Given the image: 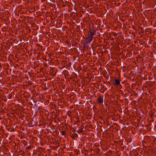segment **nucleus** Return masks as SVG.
<instances>
[{"label": "nucleus", "instance_id": "1", "mask_svg": "<svg viewBox=\"0 0 156 156\" xmlns=\"http://www.w3.org/2000/svg\"><path fill=\"white\" fill-rule=\"evenodd\" d=\"M93 38L88 37L85 39V41L84 43V45L85 46H87L89 45L90 43L91 42Z\"/></svg>", "mask_w": 156, "mask_h": 156}, {"label": "nucleus", "instance_id": "2", "mask_svg": "<svg viewBox=\"0 0 156 156\" xmlns=\"http://www.w3.org/2000/svg\"><path fill=\"white\" fill-rule=\"evenodd\" d=\"M89 32V36L88 37L93 39V36L96 33V31L93 28H90Z\"/></svg>", "mask_w": 156, "mask_h": 156}, {"label": "nucleus", "instance_id": "3", "mask_svg": "<svg viewBox=\"0 0 156 156\" xmlns=\"http://www.w3.org/2000/svg\"><path fill=\"white\" fill-rule=\"evenodd\" d=\"M105 101H103V96H99L97 100V103L99 105H103Z\"/></svg>", "mask_w": 156, "mask_h": 156}, {"label": "nucleus", "instance_id": "4", "mask_svg": "<svg viewBox=\"0 0 156 156\" xmlns=\"http://www.w3.org/2000/svg\"><path fill=\"white\" fill-rule=\"evenodd\" d=\"M121 81L120 80H119V79H115L114 80V82L113 83V84L114 85H119L120 86H121V84L120 83V82Z\"/></svg>", "mask_w": 156, "mask_h": 156}, {"label": "nucleus", "instance_id": "5", "mask_svg": "<svg viewBox=\"0 0 156 156\" xmlns=\"http://www.w3.org/2000/svg\"><path fill=\"white\" fill-rule=\"evenodd\" d=\"M44 26H42L40 27L41 30L40 31V35H42L45 32V30H44Z\"/></svg>", "mask_w": 156, "mask_h": 156}, {"label": "nucleus", "instance_id": "6", "mask_svg": "<svg viewBox=\"0 0 156 156\" xmlns=\"http://www.w3.org/2000/svg\"><path fill=\"white\" fill-rule=\"evenodd\" d=\"M77 136L78 134L75 132H74L71 135V137L73 139H74Z\"/></svg>", "mask_w": 156, "mask_h": 156}, {"label": "nucleus", "instance_id": "7", "mask_svg": "<svg viewBox=\"0 0 156 156\" xmlns=\"http://www.w3.org/2000/svg\"><path fill=\"white\" fill-rule=\"evenodd\" d=\"M41 44L44 45L43 41H40V49L41 48V51H43L44 48H43V46H41Z\"/></svg>", "mask_w": 156, "mask_h": 156}, {"label": "nucleus", "instance_id": "8", "mask_svg": "<svg viewBox=\"0 0 156 156\" xmlns=\"http://www.w3.org/2000/svg\"><path fill=\"white\" fill-rule=\"evenodd\" d=\"M62 135L65 136L66 135V133L64 131H62L60 132Z\"/></svg>", "mask_w": 156, "mask_h": 156}, {"label": "nucleus", "instance_id": "9", "mask_svg": "<svg viewBox=\"0 0 156 156\" xmlns=\"http://www.w3.org/2000/svg\"><path fill=\"white\" fill-rule=\"evenodd\" d=\"M45 151V149L44 148L40 147V151L41 152H43Z\"/></svg>", "mask_w": 156, "mask_h": 156}, {"label": "nucleus", "instance_id": "10", "mask_svg": "<svg viewBox=\"0 0 156 156\" xmlns=\"http://www.w3.org/2000/svg\"><path fill=\"white\" fill-rule=\"evenodd\" d=\"M40 16H41V19L42 20H43V17H44V15H42L40 14Z\"/></svg>", "mask_w": 156, "mask_h": 156}, {"label": "nucleus", "instance_id": "11", "mask_svg": "<svg viewBox=\"0 0 156 156\" xmlns=\"http://www.w3.org/2000/svg\"><path fill=\"white\" fill-rule=\"evenodd\" d=\"M42 54H44V53L43 52H41L40 51V57L41 55H42Z\"/></svg>", "mask_w": 156, "mask_h": 156}, {"label": "nucleus", "instance_id": "12", "mask_svg": "<svg viewBox=\"0 0 156 156\" xmlns=\"http://www.w3.org/2000/svg\"><path fill=\"white\" fill-rule=\"evenodd\" d=\"M42 112H43L42 111H40V115H41V114H42Z\"/></svg>", "mask_w": 156, "mask_h": 156}, {"label": "nucleus", "instance_id": "13", "mask_svg": "<svg viewBox=\"0 0 156 156\" xmlns=\"http://www.w3.org/2000/svg\"><path fill=\"white\" fill-rule=\"evenodd\" d=\"M42 68H40V72H41V71H42Z\"/></svg>", "mask_w": 156, "mask_h": 156}, {"label": "nucleus", "instance_id": "14", "mask_svg": "<svg viewBox=\"0 0 156 156\" xmlns=\"http://www.w3.org/2000/svg\"><path fill=\"white\" fill-rule=\"evenodd\" d=\"M39 125H40V126H44V125H43L42 124H41L40 123Z\"/></svg>", "mask_w": 156, "mask_h": 156}, {"label": "nucleus", "instance_id": "15", "mask_svg": "<svg viewBox=\"0 0 156 156\" xmlns=\"http://www.w3.org/2000/svg\"><path fill=\"white\" fill-rule=\"evenodd\" d=\"M41 144L42 145H43V144H44V143H43V144L42 143H41Z\"/></svg>", "mask_w": 156, "mask_h": 156}, {"label": "nucleus", "instance_id": "16", "mask_svg": "<svg viewBox=\"0 0 156 156\" xmlns=\"http://www.w3.org/2000/svg\"><path fill=\"white\" fill-rule=\"evenodd\" d=\"M38 26H37V29H38Z\"/></svg>", "mask_w": 156, "mask_h": 156}, {"label": "nucleus", "instance_id": "17", "mask_svg": "<svg viewBox=\"0 0 156 156\" xmlns=\"http://www.w3.org/2000/svg\"><path fill=\"white\" fill-rule=\"evenodd\" d=\"M37 151H38V150H37V151H36V150H35V151H35V153Z\"/></svg>", "mask_w": 156, "mask_h": 156}, {"label": "nucleus", "instance_id": "18", "mask_svg": "<svg viewBox=\"0 0 156 156\" xmlns=\"http://www.w3.org/2000/svg\"><path fill=\"white\" fill-rule=\"evenodd\" d=\"M44 0H41V2H42Z\"/></svg>", "mask_w": 156, "mask_h": 156}, {"label": "nucleus", "instance_id": "19", "mask_svg": "<svg viewBox=\"0 0 156 156\" xmlns=\"http://www.w3.org/2000/svg\"><path fill=\"white\" fill-rule=\"evenodd\" d=\"M44 119H42V121H43V122H44Z\"/></svg>", "mask_w": 156, "mask_h": 156}, {"label": "nucleus", "instance_id": "20", "mask_svg": "<svg viewBox=\"0 0 156 156\" xmlns=\"http://www.w3.org/2000/svg\"><path fill=\"white\" fill-rule=\"evenodd\" d=\"M42 81V80H41V79H40V81Z\"/></svg>", "mask_w": 156, "mask_h": 156}, {"label": "nucleus", "instance_id": "21", "mask_svg": "<svg viewBox=\"0 0 156 156\" xmlns=\"http://www.w3.org/2000/svg\"><path fill=\"white\" fill-rule=\"evenodd\" d=\"M36 114V113H35V114H34V115H35Z\"/></svg>", "mask_w": 156, "mask_h": 156}, {"label": "nucleus", "instance_id": "22", "mask_svg": "<svg viewBox=\"0 0 156 156\" xmlns=\"http://www.w3.org/2000/svg\"><path fill=\"white\" fill-rule=\"evenodd\" d=\"M41 58H43V57H42V56L41 57Z\"/></svg>", "mask_w": 156, "mask_h": 156}, {"label": "nucleus", "instance_id": "23", "mask_svg": "<svg viewBox=\"0 0 156 156\" xmlns=\"http://www.w3.org/2000/svg\"><path fill=\"white\" fill-rule=\"evenodd\" d=\"M38 104H39V101L38 102Z\"/></svg>", "mask_w": 156, "mask_h": 156}, {"label": "nucleus", "instance_id": "24", "mask_svg": "<svg viewBox=\"0 0 156 156\" xmlns=\"http://www.w3.org/2000/svg\"><path fill=\"white\" fill-rule=\"evenodd\" d=\"M39 56V55L38 54V56Z\"/></svg>", "mask_w": 156, "mask_h": 156}, {"label": "nucleus", "instance_id": "25", "mask_svg": "<svg viewBox=\"0 0 156 156\" xmlns=\"http://www.w3.org/2000/svg\"><path fill=\"white\" fill-rule=\"evenodd\" d=\"M40 18H41V17H40Z\"/></svg>", "mask_w": 156, "mask_h": 156}]
</instances>
